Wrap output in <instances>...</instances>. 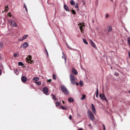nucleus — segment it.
Wrapping results in <instances>:
<instances>
[{
  "label": "nucleus",
  "instance_id": "nucleus-1",
  "mask_svg": "<svg viewBox=\"0 0 130 130\" xmlns=\"http://www.w3.org/2000/svg\"><path fill=\"white\" fill-rule=\"evenodd\" d=\"M87 114L89 117L92 121H93L95 120V117L92 112L91 111H88L87 112Z\"/></svg>",
  "mask_w": 130,
  "mask_h": 130
},
{
  "label": "nucleus",
  "instance_id": "nucleus-2",
  "mask_svg": "<svg viewBox=\"0 0 130 130\" xmlns=\"http://www.w3.org/2000/svg\"><path fill=\"white\" fill-rule=\"evenodd\" d=\"M70 79L71 83L73 85L74 84L76 81L75 76L72 74H71L70 75Z\"/></svg>",
  "mask_w": 130,
  "mask_h": 130
},
{
  "label": "nucleus",
  "instance_id": "nucleus-3",
  "mask_svg": "<svg viewBox=\"0 0 130 130\" xmlns=\"http://www.w3.org/2000/svg\"><path fill=\"white\" fill-rule=\"evenodd\" d=\"M61 89L62 92L65 94H68L69 93V92L67 89L64 86H62L61 87Z\"/></svg>",
  "mask_w": 130,
  "mask_h": 130
},
{
  "label": "nucleus",
  "instance_id": "nucleus-4",
  "mask_svg": "<svg viewBox=\"0 0 130 130\" xmlns=\"http://www.w3.org/2000/svg\"><path fill=\"white\" fill-rule=\"evenodd\" d=\"M28 46V43L25 42H24L22 45L20 46V47L21 48H26Z\"/></svg>",
  "mask_w": 130,
  "mask_h": 130
},
{
  "label": "nucleus",
  "instance_id": "nucleus-5",
  "mask_svg": "<svg viewBox=\"0 0 130 130\" xmlns=\"http://www.w3.org/2000/svg\"><path fill=\"white\" fill-rule=\"evenodd\" d=\"M99 96L103 100H105L106 101H107V100L106 99L105 95L102 94H100L99 95Z\"/></svg>",
  "mask_w": 130,
  "mask_h": 130
},
{
  "label": "nucleus",
  "instance_id": "nucleus-6",
  "mask_svg": "<svg viewBox=\"0 0 130 130\" xmlns=\"http://www.w3.org/2000/svg\"><path fill=\"white\" fill-rule=\"evenodd\" d=\"M48 89L46 87H44L43 89V93L45 94H47L48 92Z\"/></svg>",
  "mask_w": 130,
  "mask_h": 130
},
{
  "label": "nucleus",
  "instance_id": "nucleus-7",
  "mask_svg": "<svg viewBox=\"0 0 130 130\" xmlns=\"http://www.w3.org/2000/svg\"><path fill=\"white\" fill-rule=\"evenodd\" d=\"M10 24L11 26H17V25L15 22L13 21H11Z\"/></svg>",
  "mask_w": 130,
  "mask_h": 130
},
{
  "label": "nucleus",
  "instance_id": "nucleus-8",
  "mask_svg": "<svg viewBox=\"0 0 130 130\" xmlns=\"http://www.w3.org/2000/svg\"><path fill=\"white\" fill-rule=\"evenodd\" d=\"M21 80L23 82H25L27 80V78L25 76H23L21 78Z\"/></svg>",
  "mask_w": 130,
  "mask_h": 130
},
{
  "label": "nucleus",
  "instance_id": "nucleus-9",
  "mask_svg": "<svg viewBox=\"0 0 130 130\" xmlns=\"http://www.w3.org/2000/svg\"><path fill=\"white\" fill-rule=\"evenodd\" d=\"M72 73L75 75H77V71L75 69H73L72 70Z\"/></svg>",
  "mask_w": 130,
  "mask_h": 130
},
{
  "label": "nucleus",
  "instance_id": "nucleus-10",
  "mask_svg": "<svg viewBox=\"0 0 130 130\" xmlns=\"http://www.w3.org/2000/svg\"><path fill=\"white\" fill-rule=\"evenodd\" d=\"M27 62L28 63L32 64L34 62L33 61L31 60V59H27Z\"/></svg>",
  "mask_w": 130,
  "mask_h": 130
},
{
  "label": "nucleus",
  "instance_id": "nucleus-11",
  "mask_svg": "<svg viewBox=\"0 0 130 130\" xmlns=\"http://www.w3.org/2000/svg\"><path fill=\"white\" fill-rule=\"evenodd\" d=\"M64 8L66 10L68 11H69V9L68 6L66 5H64Z\"/></svg>",
  "mask_w": 130,
  "mask_h": 130
},
{
  "label": "nucleus",
  "instance_id": "nucleus-12",
  "mask_svg": "<svg viewBox=\"0 0 130 130\" xmlns=\"http://www.w3.org/2000/svg\"><path fill=\"white\" fill-rule=\"evenodd\" d=\"M51 96H52V98L54 101H56L57 99L55 95L54 94H51Z\"/></svg>",
  "mask_w": 130,
  "mask_h": 130
},
{
  "label": "nucleus",
  "instance_id": "nucleus-13",
  "mask_svg": "<svg viewBox=\"0 0 130 130\" xmlns=\"http://www.w3.org/2000/svg\"><path fill=\"white\" fill-rule=\"evenodd\" d=\"M90 42L93 47L94 48H95L96 47V45L94 42L91 40L90 41Z\"/></svg>",
  "mask_w": 130,
  "mask_h": 130
},
{
  "label": "nucleus",
  "instance_id": "nucleus-14",
  "mask_svg": "<svg viewBox=\"0 0 130 130\" xmlns=\"http://www.w3.org/2000/svg\"><path fill=\"white\" fill-rule=\"evenodd\" d=\"M108 31L109 32L111 31L112 30V28L111 26H108L107 27Z\"/></svg>",
  "mask_w": 130,
  "mask_h": 130
},
{
  "label": "nucleus",
  "instance_id": "nucleus-15",
  "mask_svg": "<svg viewBox=\"0 0 130 130\" xmlns=\"http://www.w3.org/2000/svg\"><path fill=\"white\" fill-rule=\"evenodd\" d=\"M70 4L72 5H74L75 4V3L73 0H71L70 1Z\"/></svg>",
  "mask_w": 130,
  "mask_h": 130
},
{
  "label": "nucleus",
  "instance_id": "nucleus-16",
  "mask_svg": "<svg viewBox=\"0 0 130 130\" xmlns=\"http://www.w3.org/2000/svg\"><path fill=\"white\" fill-rule=\"evenodd\" d=\"M68 101L70 102H72L73 101V100L71 98H70L68 99Z\"/></svg>",
  "mask_w": 130,
  "mask_h": 130
},
{
  "label": "nucleus",
  "instance_id": "nucleus-17",
  "mask_svg": "<svg viewBox=\"0 0 130 130\" xmlns=\"http://www.w3.org/2000/svg\"><path fill=\"white\" fill-rule=\"evenodd\" d=\"M5 10H4V11L7 12L8 9V6L7 5V6H5Z\"/></svg>",
  "mask_w": 130,
  "mask_h": 130
},
{
  "label": "nucleus",
  "instance_id": "nucleus-18",
  "mask_svg": "<svg viewBox=\"0 0 130 130\" xmlns=\"http://www.w3.org/2000/svg\"><path fill=\"white\" fill-rule=\"evenodd\" d=\"M39 79V78L38 77H35L33 78V80L34 81H38Z\"/></svg>",
  "mask_w": 130,
  "mask_h": 130
},
{
  "label": "nucleus",
  "instance_id": "nucleus-19",
  "mask_svg": "<svg viewBox=\"0 0 130 130\" xmlns=\"http://www.w3.org/2000/svg\"><path fill=\"white\" fill-rule=\"evenodd\" d=\"M35 83L36 84H37L38 85H40L41 84V82H37V81H36L35 82Z\"/></svg>",
  "mask_w": 130,
  "mask_h": 130
},
{
  "label": "nucleus",
  "instance_id": "nucleus-20",
  "mask_svg": "<svg viewBox=\"0 0 130 130\" xmlns=\"http://www.w3.org/2000/svg\"><path fill=\"white\" fill-rule=\"evenodd\" d=\"M18 64L20 66H22L24 65V64L21 62H20L18 63Z\"/></svg>",
  "mask_w": 130,
  "mask_h": 130
},
{
  "label": "nucleus",
  "instance_id": "nucleus-21",
  "mask_svg": "<svg viewBox=\"0 0 130 130\" xmlns=\"http://www.w3.org/2000/svg\"><path fill=\"white\" fill-rule=\"evenodd\" d=\"M61 108L63 110H66L67 109V108L66 106H61Z\"/></svg>",
  "mask_w": 130,
  "mask_h": 130
},
{
  "label": "nucleus",
  "instance_id": "nucleus-22",
  "mask_svg": "<svg viewBox=\"0 0 130 130\" xmlns=\"http://www.w3.org/2000/svg\"><path fill=\"white\" fill-rule=\"evenodd\" d=\"M79 85L80 86H82L83 85V81L80 80L79 82Z\"/></svg>",
  "mask_w": 130,
  "mask_h": 130
},
{
  "label": "nucleus",
  "instance_id": "nucleus-23",
  "mask_svg": "<svg viewBox=\"0 0 130 130\" xmlns=\"http://www.w3.org/2000/svg\"><path fill=\"white\" fill-rule=\"evenodd\" d=\"M83 26H80L79 27V28H80V29L81 30V32H83V31L84 30L83 29Z\"/></svg>",
  "mask_w": 130,
  "mask_h": 130
},
{
  "label": "nucleus",
  "instance_id": "nucleus-24",
  "mask_svg": "<svg viewBox=\"0 0 130 130\" xmlns=\"http://www.w3.org/2000/svg\"><path fill=\"white\" fill-rule=\"evenodd\" d=\"M60 105V103L59 102H57L56 103V105L57 106H59Z\"/></svg>",
  "mask_w": 130,
  "mask_h": 130
},
{
  "label": "nucleus",
  "instance_id": "nucleus-25",
  "mask_svg": "<svg viewBox=\"0 0 130 130\" xmlns=\"http://www.w3.org/2000/svg\"><path fill=\"white\" fill-rule=\"evenodd\" d=\"M127 40L128 41V42L130 46V37H128L127 39Z\"/></svg>",
  "mask_w": 130,
  "mask_h": 130
},
{
  "label": "nucleus",
  "instance_id": "nucleus-26",
  "mask_svg": "<svg viewBox=\"0 0 130 130\" xmlns=\"http://www.w3.org/2000/svg\"><path fill=\"white\" fill-rule=\"evenodd\" d=\"M86 98V96L85 95L83 94L82 95V96L81 98V100H83L84 99H85Z\"/></svg>",
  "mask_w": 130,
  "mask_h": 130
},
{
  "label": "nucleus",
  "instance_id": "nucleus-27",
  "mask_svg": "<svg viewBox=\"0 0 130 130\" xmlns=\"http://www.w3.org/2000/svg\"><path fill=\"white\" fill-rule=\"evenodd\" d=\"M99 95V91H98V88H97L96 90V97H97Z\"/></svg>",
  "mask_w": 130,
  "mask_h": 130
},
{
  "label": "nucleus",
  "instance_id": "nucleus-28",
  "mask_svg": "<svg viewBox=\"0 0 130 130\" xmlns=\"http://www.w3.org/2000/svg\"><path fill=\"white\" fill-rule=\"evenodd\" d=\"M62 58L64 59H65V62H66V59L65 55H63L62 56Z\"/></svg>",
  "mask_w": 130,
  "mask_h": 130
},
{
  "label": "nucleus",
  "instance_id": "nucleus-29",
  "mask_svg": "<svg viewBox=\"0 0 130 130\" xmlns=\"http://www.w3.org/2000/svg\"><path fill=\"white\" fill-rule=\"evenodd\" d=\"M24 8H25V9L27 12V9L26 7V6L25 5V4L24 3Z\"/></svg>",
  "mask_w": 130,
  "mask_h": 130
},
{
  "label": "nucleus",
  "instance_id": "nucleus-30",
  "mask_svg": "<svg viewBox=\"0 0 130 130\" xmlns=\"http://www.w3.org/2000/svg\"><path fill=\"white\" fill-rule=\"evenodd\" d=\"M83 41L84 42L85 44H88V42H87V41H86V40L85 39H83Z\"/></svg>",
  "mask_w": 130,
  "mask_h": 130
},
{
  "label": "nucleus",
  "instance_id": "nucleus-31",
  "mask_svg": "<svg viewBox=\"0 0 130 130\" xmlns=\"http://www.w3.org/2000/svg\"><path fill=\"white\" fill-rule=\"evenodd\" d=\"M3 44L2 43H0V49H1L3 47Z\"/></svg>",
  "mask_w": 130,
  "mask_h": 130
},
{
  "label": "nucleus",
  "instance_id": "nucleus-32",
  "mask_svg": "<svg viewBox=\"0 0 130 130\" xmlns=\"http://www.w3.org/2000/svg\"><path fill=\"white\" fill-rule=\"evenodd\" d=\"M14 73L17 75H18V73H17L18 70L17 69H14Z\"/></svg>",
  "mask_w": 130,
  "mask_h": 130
},
{
  "label": "nucleus",
  "instance_id": "nucleus-33",
  "mask_svg": "<svg viewBox=\"0 0 130 130\" xmlns=\"http://www.w3.org/2000/svg\"><path fill=\"white\" fill-rule=\"evenodd\" d=\"M53 78L54 79H56V78L55 75L54 74H53Z\"/></svg>",
  "mask_w": 130,
  "mask_h": 130
},
{
  "label": "nucleus",
  "instance_id": "nucleus-34",
  "mask_svg": "<svg viewBox=\"0 0 130 130\" xmlns=\"http://www.w3.org/2000/svg\"><path fill=\"white\" fill-rule=\"evenodd\" d=\"M28 36V35H26L24 36H23V39H26L27 37Z\"/></svg>",
  "mask_w": 130,
  "mask_h": 130
},
{
  "label": "nucleus",
  "instance_id": "nucleus-35",
  "mask_svg": "<svg viewBox=\"0 0 130 130\" xmlns=\"http://www.w3.org/2000/svg\"><path fill=\"white\" fill-rule=\"evenodd\" d=\"M91 106H92V110H93V109H95L94 106L93 104H91Z\"/></svg>",
  "mask_w": 130,
  "mask_h": 130
},
{
  "label": "nucleus",
  "instance_id": "nucleus-36",
  "mask_svg": "<svg viewBox=\"0 0 130 130\" xmlns=\"http://www.w3.org/2000/svg\"><path fill=\"white\" fill-rule=\"evenodd\" d=\"M8 16L10 17H11V14L10 12H9L8 14Z\"/></svg>",
  "mask_w": 130,
  "mask_h": 130
},
{
  "label": "nucleus",
  "instance_id": "nucleus-37",
  "mask_svg": "<svg viewBox=\"0 0 130 130\" xmlns=\"http://www.w3.org/2000/svg\"><path fill=\"white\" fill-rule=\"evenodd\" d=\"M72 12L74 14H76V12L74 10H72Z\"/></svg>",
  "mask_w": 130,
  "mask_h": 130
},
{
  "label": "nucleus",
  "instance_id": "nucleus-38",
  "mask_svg": "<svg viewBox=\"0 0 130 130\" xmlns=\"http://www.w3.org/2000/svg\"><path fill=\"white\" fill-rule=\"evenodd\" d=\"M75 7L78 9V5L77 3H76V5L75 6Z\"/></svg>",
  "mask_w": 130,
  "mask_h": 130
},
{
  "label": "nucleus",
  "instance_id": "nucleus-39",
  "mask_svg": "<svg viewBox=\"0 0 130 130\" xmlns=\"http://www.w3.org/2000/svg\"><path fill=\"white\" fill-rule=\"evenodd\" d=\"M13 56L14 57H16L17 56H17V54L16 53H14L13 54Z\"/></svg>",
  "mask_w": 130,
  "mask_h": 130
},
{
  "label": "nucleus",
  "instance_id": "nucleus-40",
  "mask_svg": "<svg viewBox=\"0 0 130 130\" xmlns=\"http://www.w3.org/2000/svg\"><path fill=\"white\" fill-rule=\"evenodd\" d=\"M92 111H93V113H94V114H95V113L96 112V111L95 109L92 110Z\"/></svg>",
  "mask_w": 130,
  "mask_h": 130
},
{
  "label": "nucleus",
  "instance_id": "nucleus-41",
  "mask_svg": "<svg viewBox=\"0 0 130 130\" xmlns=\"http://www.w3.org/2000/svg\"><path fill=\"white\" fill-rule=\"evenodd\" d=\"M78 25L79 26H84V25H83V24L81 23H79V24H78Z\"/></svg>",
  "mask_w": 130,
  "mask_h": 130
},
{
  "label": "nucleus",
  "instance_id": "nucleus-42",
  "mask_svg": "<svg viewBox=\"0 0 130 130\" xmlns=\"http://www.w3.org/2000/svg\"><path fill=\"white\" fill-rule=\"evenodd\" d=\"M103 130H106L105 127V125L104 124H103Z\"/></svg>",
  "mask_w": 130,
  "mask_h": 130
},
{
  "label": "nucleus",
  "instance_id": "nucleus-43",
  "mask_svg": "<svg viewBox=\"0 0 130 130\" xmlns=\"http://www.w3.org/2000/svg\"><path fill=\"white\" fill-rule=\"evenodd\" d=\"M115 75L116 76H118V73L115 72Z\"/></svg>",
  "mask_w": 130,
  "mask_h": 130
},
{
  "label": "nucleus",
  "instance_id": "nucleus-44",
  "mask_svg": "<svg viewBox=\"0 0 130 130\" xmlns=\"http://www.w3.org/2000/svg\"><path fill=\"white\" fill-rule=\"evenodd\" d=\"M51 81V79H49L47 80V82H50Z\"/></svg>",
  "mask_w": 130,
  "mask_h": 130
},
{
  "label": "nucleus",
  "instance_id": "nucleus-45",
  "mask_svg": "<svg viewBox=\"0 0 130 130\" xmlns=\"http://www.w3.org/2000/svg\"><path fill=\"white\" fill-rule=\"evenodd\" d=\"M28 57L29 58V59H31V56L30 55H29L28 56Z\"/></svg>",
  "mask_w": 130,
  "mask_h": 130
},
{
  "label": "nucleus",
  "instance_id": "nucleus-46",
  "mask_svg": "<svg viewBox=\"0 0 130 130\" xmlns=\"http://www.w3.org/2000/svg\"><path fill=\"white\" fill-rule=\"evenodd\" d=\"M69 118L70 119V120H71L72 119V116L70 115L69 116Z\"/></svg>",
  "mask_w": 130,
  "mask_h": 130
},
{
  "label": "nucleus",
  "instance_id": "nucleus-47",
  "mask_svg": "<svg viewBox=\"0 0 130 130\" xmlns=\"http://www.w3.org/2000/svg\"><path fill=\"white\" fill-rule=\"evenodd\" d=\"M46 54L47 56L48 57V55L47 51L46 52Z\"/></svg>",
  "mask_w": 130,
  "mask_h": 130
},
{
  "label": "nucleus",
  "instance_id": "nucleus-48",
  "mask_svg": "<svg viewBox=\"0 0 130 130\" xmlns=\"http://www.w3.org/2000/svg\"><path fill=\"white\" fill-rule=\"evenodd\" d=\"M75 83L76 85H78L79 84L78 83H77V82H75Z\"/></svg>",
  "mask_w": 130,
  "mask_h": 130
},
{
  "label": "nucleus",
  "instance_id": "nucleus-49",
  "mask_svg": "<svg viewBox=\"0 0 130 130\" xmlns=\"http://www.w3.org/2000/svg\"><path fill=\"white\" fill-rule=\"evenodd\" d=\"M108 17V15L107 14H106V17L107 18Z\"/></svg>",
  "mask_w": 130,
  "mask_h": 130
},
{
  "label": "nucleus",
  "instance_id": "nucleus-50",
  "mask_svg": "<svg viewBox=\"0 0 130 130\" xmlns=\"http://www.w3.org/2000/svg\"><path fill=\"white\" fill-rule=\"evenodd\" d=\"M128 55L129 57L130 58V52L128 53Z\"/></svg>",
  "mask_w": 130,
  "mask_h": 130
},
{
  "label": "nucleus",
  "instance_id": "nucleus-51",
  "mask_svg": "<svg viewBox=\"0 0 130 130\" xmlns=\"http://www.w3.org/2000/svg\"><path fill=\"white\" fill-rule=\"evenodd\" d=\"M78 130H84L83 129L81 128H79Z\"/></svg>",
  "mask_w": 130,
  "mask_h": 130
},
{
  "label": "nucleus",
  "instance_id": "nucleus-52",
  "mask_svg": "<svg viewBox=\"0 0 130 130\" xmlns=\"http://www.w3.org/2000/svg\"><path fill=\"white\" fill-rule=\"evenodd\" d=\"M45 52H46L47 51V49L45 48Z\"/></svg>",
  "mask_w": 130,
  "mask_h": 130
},
{
  "label": "nucleus",
  "instance_id": "nucleus-53",
  "mask_svg": "<svg viewBox=\"0 0 130 130\" xmlns=\"http://www.w3.org/2000/svg\"><path fill=\"white\" fill-rule=\"evenodd\" d=\"M1 70L0 69V75H1Z\"/></svg>",
  "mask_w": 130,
  "mask_h": 130
},
{
  "label": "nucleus",
  "instance_id": "nucleus-54",
  "mask_svg": "<svg viewBox=\"0 0 130 130\" xmlns=\"http://www.w3.org/2000/svg\"><path fill=\"white\" fill-rule=\"evenodd\" d=\"M62 102L63 104H64V102L63 101H62Z\"/></svg>",
  "mask_w": 130,
  "mask_h": 130
},
{
  "label": "nucleus",
  "instance_id": "nucleus-55",
  "mask_svg": "<svg viewBox=\"0 0 130 130\" xmlns=\"http://www.w3.org/2000/svg\"><path fill=\"white\" fill-rule=\"evenodd\" d=\"M63 55H65L63 52H62Z\"/></svg>",
  "mask_w": 130,
  "mask_h": 130
},
{
  "label": "nucleus",
  "instance_id": "nucleus-56",
  "mask_svg": "<svg viewBox=\"0 0 130 130\" xmlns=\"http://www.w3.org/2000/svg\"><path fill=\"white\" fill-rule=\"evenodd\" d=\"M91 125V124H89V126H90Z\"/></svg>",
  "mask_w": 130,
  "mask_h": 130
},
{
  "label": "nucleus",
  "instance_id": "nucleus-57",
  "mask_svg": "<svg viewBox=\"0 0 130 130\" xmlns=\"http://www.w3.org/2000/svg\"><path fill=\"white\" fill-rule=\"evenodd\" d=\"M128 93H130V90L128 91Z\"/></svg>",
  "mask_w": 130,
  "mask_h": 130
},
{
  "label": "nucleus",
  "instance_id": "nucleus-58",
  "mask_svg": "<svg viewBox=\"0 0 130 130\" xmlns=\"http://www.w3.org/2000/svg\"><path fill=\"white\" fill-rule=\"evenodd\" d=\"M90 128H92V127H91V126H90Z\"/></svg>",
  "mask_w": 130,
  "mask_h": 130
},
{
  "label": "nucleus",
  "instance_id": "nucleus-59",
  "mask_svg": "<svg viewBox=\"0 0 130 130\" xmlns=\"http://www.w3.org/2000/svg\"><path fill=\"white\" fill-rule=\"evenodd\" d=\"M111 1H113V0H110Z\"/></svg>",
  "mask_w": 130,
  "mask_h": 130
},
{
  "label": "nucleus",
  "instance_id": "nucleus-60",
  "mask_svg": "<svg viewBox=\"0 0 130 130\" xmlns=\"http://www.w3.org/2000/svg\"><path fill=\"white\" fill-rule=\"evenodd\" d=\"M2 12H3V13H4V11H2Z\"/></svg>",
  "mask_w": 130,
  "mask_h": 130
}]
</instances>
